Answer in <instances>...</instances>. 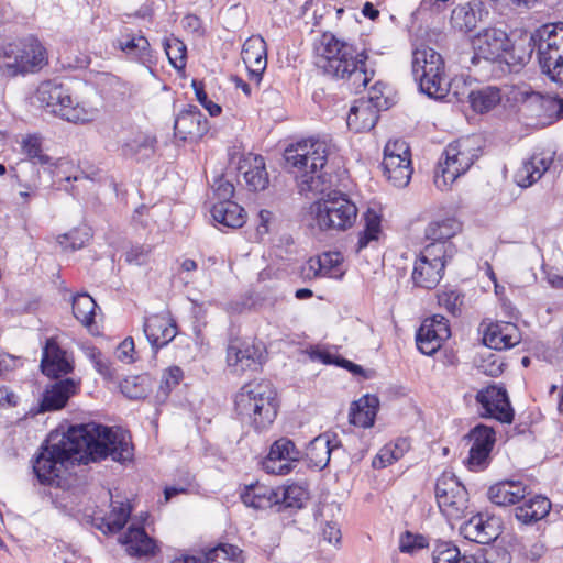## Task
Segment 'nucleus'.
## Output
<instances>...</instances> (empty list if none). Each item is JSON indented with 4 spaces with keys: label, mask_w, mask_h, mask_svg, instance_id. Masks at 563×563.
<instances>
[{
    "label": "nucleus",
    "mask_w": 563,
    "mask_h": 563,
    "mask_svg": "<svg viewBox=\"0 0 563 563\" xmlns=\"http://www.w3.org/2000/svg\"><path fill=\"white\" fill-rule=\"evenodd\" d=\"M184 373L183 369L178 366H172L167 368L159 384V389L157 391V399L164 401L169 393L180 383L183 379Z\"/></svg>",
    "instance_id": "nucleus-50"
},
{
    "label": "nucleus",
    "mask_w": 563,
    "mask_h": 563,
    "mask_svg": "<svg viewBox=\"0 0 563 563\" xmlns=\"http://www.w3.org/2000/svg\"><path fill=\"white\" fill-rule=\"evenodd\" d=\"M460 555L459 548L451 542H439L432 552L433 563H453Z\"/></svg>",
    "instance_id": "nucleus-56"
},
{
    "label": "nucleus",
    "mask_w": 563,
    "mask_h": 563,
    "mask_svg": "<svg viewBox=\"0 0 563 563\" xmlns=\"http://www.w3.org/2000/svg\"><path fill=\"white\" fill-rule=\"evenodd\" d=\"M520 340L519 329L511 322L492 323L483 336L484 344L496 351L514 347Z\"/></svg>",
    "instance_id": "nucleus-23"
},
{
    "label": "nucleus",
    "mask_w": 563,
    "mask_h": 563,
    "mask_svg": "<svg viewBox=\"0 0 563 563\" xmlns=\"http://www.w3.org/2000/svg\"><path fill=\"white\" fill-rule=\"evenodd\" d=\"M340 254L339 253H324L319 256L317 260H310L309 266L310 269L314 271L316 276H329L331 274L332 268L339 264Z\"/></svg>",
    "instance_id": "nucleus-53"
},
{
    "label": "nucleus",
    "mask_w": 563,
    "mask_h": 563,
    "mask_svg": "<svg viewBox=\"0 0 563 563\" xmlns=\"http://www.w3.org/2000/svg\"><path fill=\"white\" fill-rule=\"evenodd\" d=\"M268 380L244 384L234 398V411L240 421L261 432L268 429L277 417L278 400Z\"/></svg>",
    "instance_id": "nucleus-5"
},
{
    "label": "nucleus",
    "mask_w": 563,
    "mask_h": 563,
    "mask_svg": "<svg viewBox=\"0 0 563 563\" xmlns=\"http://www.w3.org/2000/svg\"><path fill=\"white\" fill-rule=\"evenodd\" d=\"M427 547L428 541L422 534H415L410 531H406L399 538V550L402 553L412 554Z\"/></svg>",
    "instance_id": "nucleus-57"
},
{
    "label": "nucleus",
    "mask_w": 563,
    "mask_h": 563,
    "mask_svg": "<svg viewBox=\"0 0 563 563\" xmlns=\"http://www.w3.org/2000/svg\"><path fill=\"white\" fill-rule=\"evenodd\" d=\"M317 53L318 65L323 73L332 78L349 81L356 92L373 79L375 71L367 67L368 57L365 51L358 52L352 43L332 33L325 32L321 35Z\"/></svg>",
    "instance_id": "nucleus-3"
},
{
    "label": "nucleus",
    "mask_w": 563,
    "mask_h": 563,
    "mask_svg": "<svg viewBox=\"0 0 563 563\" xmlns=\"http://www.w3.org/2000/svg\"><path fill=\"white\" fill-rule=\"evenodd\" d=\"M96 308V301L88 294H77L73 298V314L87 328H90L95 322Z\"/></svg>",
    "instance_id": "nucleus-41"
},
{
    "label": "nucleus",
    "mask_w": 563,
    "mask_h": 563,
    "mask_svg": "<svg viewBox=\"0 0 563 563\" xmlns=\"http://www.w3.org/2000/svg\"><path fill=\"white\" fill-rule=\"evenodd\" d=\"M322 538L330 544H338L341 541L342 534L336 522L328 521L322 528Z\"/></svg>",
    "instance_id": "nucleus-63"
},
{
    "label": "nucleus",
    "mask_w": 563,
    "mask_h": 563,
    "mask_svg": "<svg viewBox=\"0 0 563 563\" xmlns=\"http://www.w3.org/2000/svg\"><path fill=\"white\" fill-rule=\"evenodd\" d=\"M133 352H134L133 338H131V336L125 338L118 346V350H117L118 358L125 363H132L133 362Z\"/></svg>",
    "instance_id": "nucleus-64"
},
{
    "label": "nucleus",
    "mask_w": 563,
    "mask_h": 563,
    "mask_svg": "<svg viewBox=\"0 0 563 563\" xmlns=\"http://www.w3.org/2000/svg\"><path fill=\"white\" fill-rule=\"evenodd\" d=\"M553 162L550 154H534L528 161L523 162L515 174V181L522 188L530 187L549 169Z\"/></svg>",
    "instance_id": "nucleus-28"
},
{
    "label": "nucleus",
    "mask_w": 563,
    "mask_h": 563,
    "mask_svg": "<svg viewBox=\"0 0 563 563\" xmlns=\"http://www.w3.org/2000/svg\"><path fill=\"white\" fill-rule=\"evenodd\" d=\"M472 446L470 449L467 465L471 471L485 470L490 461V452L494 448L496 438L493 428L477 424L467 434Z\"/></svg>",
    "instance_id": "nucleus-16"
},
{
    "label": "nucleus",
    "mask_w": 563,
    "mask_h": 563,
    "mask_svg": "<svg viewBox=\"0 0 563 563\" xmlns=\"http://www.w3.org/2000/svg\"><path fill=\"white\" fill-rule=\"evenodd\" d=\"M451 335L449 321L441 314L427 318L416 333L418 350L428 356L437 353Z\"/></svg>",
    "instance_id": "nucleus-14"
},
{
    "label": "nucleus",
    "mask_w": 563,
    "mask_h": 563,
    "mask_svg": "<svg viewBox=\"0 0 563 563\" xmlns=\"http://www.w3.org/2000/svg\"><path fill=\"white\" fill-rule=\"evenodd\" d=\"M91 238L89 229H75L58 236V243L65 249L76 251L81 249Z\"/></svg>",
    "instance_id": "nucleus-51"
},
{
    "label": "nucleus",
    "mask_w": 563,
    "mask_h": 563,
    "mask_svg": "<svg viewBox=\"0 0 563 563\" xmlns=\"http://www.w3.org/2000/svg\"><path fill=\"white\" fill-rule=\"evenodd\" d=\"M145 377H129L121 384L122 393L130 399H141L146 397L147 389L144 387Z\"/></svg>",
    "instance_id": "nucleus-58"
},
{
    "label": "nucleus",
    "mask_w": 563,
    "mask_h": 563,
    "mask_svg": "<svg viewBox=\"0 0 563 563\" xmlns=\"http://www.w3.org/2000/svg\"><path fill=\"white\" fill-rule=\"evenodd\" d=\"M479 157V147L475 146L472 139H461L450 143L440 161L434 175V184L439 189H444L465 174Z\"/></svg>",
    "instance_id": "nucleus-9"
},
{
    "label": "nucleus",
    "mask_w": 563,
    "mask_h": 563,
    "mask_svg": "<svg viewBox=\"0 0 563 563\" xmlns=\"http://www.w3.org/2000/svg\"><path fill=\"white\" fill-rule=\"evenodd\" d=\"M121 540L131 555L147 556L155 553V542L143 527L130 526Z\"/></svg>",
    "instance_id": "nucleus-35"
},
{
    "label": "nucleus",
    "mask_w": 563,
    "mask_h": 563,
    "mask_svg": "<svg viewBox=\"0 0 563 563\" xmlns=\"http://www.w3.org/2000/svg\"><path fill=\"white\" fill-rule=\"evenodd\" d=\"M452 25L461 32L468 33L477 25V15L470 4L455 8L451 16Z\"/></svg>",
    "instance_id": "nucleus-47"
},
{
    "label": "nucleus",
    "mask_w": 563,
    "mask_h": 563,
    "mask_svg": "<svg viewBox=\"0 0 563 563\" xmlns=\"http://www.w3.org/2000/svg\"><path fill=\"white\" fill-rule=\"evenodd\" d=\"M364 229L358 233L356 252L360 253L372 242L378 241L382 233V216L373 208H368L362 217Z\"/></svg>",
    "instance_id": "nucleus-39"
},
{
    "label": "nucleus",
    "mask_w": 563,
    "mask_h": 563,
    "mask_svg": "<svg viewBox=\"0 0 563 563\" xmlns=\"http://www.w3.org/2000/svg\"><path fill=\"white\" fill-rule=\"evenodd\" d=\"M240 498L246 507L254 509H268L278 504L276 488L261 483L244 486Z\"/></svg>",
    "instance_id": "nucleus-29"
},
{
    "label": "nucleus",
    "mask_w": 563,
    "mask_h": 563,
    "mask_svg": "<svg viewBox=\"0 0 563 563\" xmlns=\"http://www.w3.org/2000/svg\"><path fill=\"white\" fill-rule=\"evenodd\" d=\"M464 296L457 290H444L438 296L439 305L456 317L461 313Z\"/></svg>",
    "instance_id": "nucleus-54"
},
{
    "label": "nucleus",
    "mask_w": 563,
    "mask_h": 563,
    "mask_svg": "<svg viewBox=\"0 0 563 563\" xmlns=\"http://www.w3.org/2000/svg\"><path fill=\"white\" fill-rule=\"evenodd\" d=\"M379 406V400L374 395H365L358 400L352 402L349 421L350 423L361 427L369 428L374 424Z\"/></svg>",
    "instance_id": "nucleus-33"
},
{
    "label": "nucleus",
    "mask_w": 563,
    "mask_h": 563,
    "mask_svg": "<svg viewBox=\"0 0 563 563\" xmlns=\"http://www.w3.org/2000/svg\"><path fill=\"white\" fill-rule=\"evenodd\" d=\"M241 56L249 70L250 80L258 86L267 66L266 42L260 35L249 37L243 44Z\"/></svg>",
    "instance_id": "nucleus-20"
},
{
    "label": "nucleus",
    "mask_w": 563,
    "mask_h": 563,
    "mask_svg": "<svg viewBox=\"0 0 563 563\" xmlns=\"http://www.w3.org/2000/svg\"><path fill=\"white\" fill-rule=\"evenodd\" d=\"M395 449L396 448H393L389 444L384 445L373 459L372 466L374 468H385L388 465H391L394 462L400 460V452L395 451Z\"/></svg>",
    "instance_id": "nucleus-61"
},
{
    "label": "nucleus",
    "mask_w": 563,
    "mask_h": 563,
    "mask_svg": "<svg viewBox=\"0 0 563 563\" xmlns=\"http://www.w3.org/2000/svg\"><path fill=\"white\" fill-rule=\"evenodd\" d=\"M527 106L536 107L537 115L544 122L552 123L563 118V98L558 96H543L533 92L527 100Z\"/></svg>",
    "instance_id": "nucleus-36"
},
{
    "label": "nucleus",
    "mask_w": 563,
    "mask_h": 563,
    "mask_svg": "<svg viewBox=\"0 0 563 563\" xmlns=\"http://www.w3.org/2000/svg\"><path fill=\"white\" fill-rule=\"evenodd\" d=\"M156 143L157 140L154 135L139 133L122 145V152L126 157L135 158L139 162L145 161L154 155Z\"/></svg>",
    "instance_id": "nucleus-37"
},
{
    "label": "nucleus",
    "mask_w": 563,
    "mask_h": 563,
    "mask_svg": "<svg viewBox=\"0 0 563 563\" xmlns=\"http://www.w3.org/2000/svg\"><path fill=\"white\" fill-rule=\"evenodd\" d=\"M506 363L498 353L489 352L482 356L478 368L487 376L497 377L504 373Z\"/></svg>",
    "instance_id": "nucleus-52"
},
{
    "label": "nucleus",
    "mask_w": 563,
    "mask_h": 563,
    "mask_svg": "<svg viewBox=\"0 0 563 563\" xmlns=\"http://www.w3.org/2000/svg\"><path fill=\"white\" fill-rule=\"evenodd\" d=\"M435 498L440 511L448 519H461L468 507L466 488L457 477L450 472H444L435 483Z\"/></svg>",
    "instance_id": "nucleus-11"
},
{
    "label": "nucleus",
    "mask_w": 563,
    "mask_h": 563,
    "mask_svg": "<svg viewBox=\"0 0 563 563\" xmlns=\"http://www.w3.org/2000/svg\"><path fill=\"white\" fill-rule=\"evenodd\" d=\"M444 269L445 267L443 263L431 262L419 255L415 262L411 278L416 286L432 289L442 279Z\"/></svg>",
    "instance_id": "nucleus-30"
},
{
    "label": "nucleus",
    "mask_w": 563,
    "mask_h": 563,
    "mask_svg": "<svg viewBox=\"0 0 563 563\" xmlns=\"http://www.w3.org/2000/svg\"><path fill=\"white\" fill-rule=\"evenodd\" d=\"M144 334L156 354L159 349L166 346L177 335V324L166 314H152L144 320Z\"/></svg>",
    "instance_id": "nucleus-19"
},
{
    "label": "nucleus",
    "mask_w": 563,
    "mask_h": 563,
    "mask_svg": "<svg viewBox=\"0 0 563 563\" xmlns=\"http://www.w3.org/2000/svg\"><path fill=\"white\" fill-rule=\"evenodd\" d=\"M242 550L232 544L221 543L205 554L202 563H241Z\"/></svg>",
    "instance_id": "nucleus-43"
},
{
    "label": "nucleus",
    "mask_w": 563,
    "mask_h": 563,
    "mask_svg": "<svg viewBox=\"0 0 563 563\" xmlns=\"http://www.w3.org/2000/svg\"><path fill=\"white\" fill-rule=\"evenodd\" d=\"M528 495V487L518 481L496 483L487 492L488 499L501 507L516 505Z\"/></svg>",
    "instance_id": "nucleus-27"
},
{
    "label": "nucleus",
    "mask_w": 563,
    "mask_h": 563,
    "mask_svg": "<svg viewBox=\"0 0 563 563\" xmlns=\"http://www.w3.org/2000/svg\"><path fill=\"white\" fill-rule=\"evenodd\" d=\"M382 166L384 175L393 186L406 187L413 172L408 144L400 140L388 142L384 148Z\"/></svg>",
    "instance_id": "nucleus-12"
},
{
    "label": "nucleus",
    "mask_w": 563,
    "mask_h": 563,
    "mask_svg": "<svg viewBox=\"0 0 563 563\" xmlns=\"http://www.w3.org/2000/svg\"><path fill=\"white\" fill-rule=\"evenodd\" d=\"M411 71L421 93L435 100H442L449 93L444 60L433 48L413 51Z\"/></svg>",
    "instance_id": "nucleus-7"
},
{
    "label": "nucleus",
    "mask_w": 563,
    "mask_h": 563,
    "mask_svg": "<svg viewBox=\"0 0 563 563\" xmlns=\"http://www.w3.org/2000/svg\"><path fill=\"white\" fill-rule=\"evenodd\" d=\"M501 98V90L496 86H485L468 95L472 109L478 113L489 112L500 103Z\"/></svg>",
    "instance_id": "nucleus-38"
},
{
    "label": "nucleus",
    "mask_w": 563,
    "mask_h": 563,
    "mask_svg": "<svg viewBox=\"0 0 563 563\" xmlns=\"http://www.w3.org/2000/svg\"><path fill=\"white\" fill-rule=\"evenodd\" d=\"M164 51L170 65L176 69H181L186 66V45L180 40L165 38L163 42Z\"/></svg>",
    "instance_id": "nucleus-48"
},
{
    "label": "nucleus",
    "mask_w": 563,
    "mask_h": 563,
    "mask_svg": "<svg viewBox=\"0 0 563 563\" xmlns=\"http://www.w3.org/2000/svg\"><path fill=\"white\" fill-rule=\"evenodd\" d=\"M230 366H239L241 371H257L266 360L262 343H250L239 339L231 340L227 350Z\"/></svg>",
    "instance_id": "nucleus-18"
},
{
    "label": "nucleus",
    "mask_w": 563,
    "mask_h": 563,
    "mask_svg": "<svg viewBox=\"0 0 563 563\" xmlns=\"http://www.w3.org/2000/svg\"><path fill=\"white\" fill-rule=\"evenodd\" d=\"M385 85L382 82H376L373 85L368 91V96L366 98H360L363 101H371L374 108L379 110L388 109V99L384 97L383 89Z\"/></svg>",
    "instance_id": "nucleus-62"
},
{
    "label": "nucleus",
    "mask_w": 563,
    "mask_h": 563,
    "mask_svg": "<svg viewBox=\"0 0 563 563\" xmlns=\"http://www.w3.org/2000/svg\"><path fill=\"white\" fill-rule=\"evenodd\" d=\"M191 86L195 90L196 98L198 102L209 112L211 117H217L221 113L222 109L219 104L209 100L207 92L205 91V86L201 81L196 79L192 80Z\"/></svg>",
    "instance_id": "nucleus-59"
},
{
    "label": "nucleus",
    "mask_w": 563,
    "mask_h": 563,
    "mask_svg": "<svg viewBox=\"0 0 563 563\" xmlns=\"http://www.w3.org/2000/svg\"><path fill=\"white\" fill-rule=\"evenodd\" d=\"M244 180L252 191L264 190L268 186V173L261 155H252L240 165Z\"/></svg>",
    "instance_id": "nucleus-32"
},
{
    "label": "nucleus",
    "mask_w": 563,
    "mask_h": 563,
    "mask_svg": "<svg viewBox=\"0 0 563 563\" xmlns=\"http://www.w3.org/2000/svg\"><path fill=\"white\" fill-rule=\"evenodd\" d=\"M77 384L71 378L60 379L45 389L40 402V412L55 411L64 408L69 398L76 394Z\"/></svg>",
    "instance_id": "nucleus-24"
},
{
    "label": "nucleus",
    "mask_w": 563,
    "mask_h": 563,
    "mask_svg": "<svg viewBox=\"0 0 563 563\" xmlns=\"http://www.w3.org/2000/svg\"><path fill=\"white\" fill-rule=\"evenodd\" d=\"M111 457L115 462L133 457L129 432L95 422L70 426L65 433H51L33 462V472L43 485H59L69 464H87Z\"/></svg>",
    "instance_id": "nucleus-2"
},
{
    "label": "nucleus",
    "mask_w": 563,
    "mask_h": 563,
    "mask_svg": "<svg viewBox=\"0 0 563 563\" xmlns=\"http://www.w3.org/2000/svg\"><path fill=\"white\" fill-rule=\"evenodd\" d=\"M472 46L473 65L483 59L497 65L503 74L518 73L531 58V49L523 43V36L512 42L506 31L497 27L483 29L473 37Z\"/></svg>",
    "instance_id": "nucleus-4"
},
{
    "label": "nucleus",
    "mask_w": 563,
    "mask_h": 563,
    "mask_svg": "<svg viewBox=\"0 0 563 563\" xmlns=\"http://www.w3.org/2000/svg\"><path fill=\"white\" fill-rule=\"evenodd\" d=\"M380 111L371 101L357 99L349 111L346 124L355 133L371 131L376 125Z\"/></svg>",
    "instance_id": "nucleus-26"
},
{
    "label": "nucleus",
    "mask_w": 563,
    "mask_h": 563,
    "mask_svg": "<svg viewBox=\"0 0 563 563\" xmlns=\"http://www.w3.org/2000/svg\"><path fill=\"white\" fill-rule=\"evenodd\" d=\"M301 452L295 443L287 438L276 440L269 449L268 455L264 459L263 468L275 475H287L300 460Z\"/></svg>",
    "instance_id": "nucleus-15"
},
{
    "label": "nucleus",
    "mask_w": 563,
    "mask_h": 563,
    "mask_svg": "<svg viewBox=\"0 0 563 563\" xmlns=\"http://www.w3.org/2000/svg\"><path fill=\"white\" fill-rule=\"evenodd\" d=\"M340 446L335 433L325 432L316 437L307 446L306 456L309 465L318 470L328 466L333 450Z\"/></svg>",
    "instance_id": "nucleus-25"
},
{
    "label": "nucleus",
    "mask_w": 563,
    "mask_h": 563,
    "mask_svg": "<svg viewBox=\"0 0 563 563\" xmlns=\"http://www.w3.org/2000/svg\"><path fill=\"white\" fill-rule=\"evenodd\" d=\"M481 406V416L493 418L503 423H511L514 420V409L510 405L506 389L488 386L481 389L475 397Z\"/></svg>",
    "instance_id": "nucleus-13"
},
{
    "label": "nucleus",
    "mask_w": 563,
    "mask_h": 563,
    "mask_svg": "<svg viewBox=\"0 0 563 563\" xmlns=\"http://www.w3.org/2000/svg\"><path fill=\"white\" fill-rule=\"evenodd\" d=\"M462 230V224L454 218L432 221L426 229V238L430 241H450Z\"/></svg>",
    "instance_id": "nucleus-40"
},
{
    "label": "nucleus",
    "mask_w": 563,
    "mask_h": 563,
    "mask_svg": "<svg viewBox=\"0 0 563 563\" xmlns=\"http://www.w3.org/2000/svg\"><path fill=\"white\" fill-rule=\"evenodd\" d=\"M41 368L44 375L57 378L69 374L74 367L57 342L54 339H47L43 349Z\"/></svg>",
    "instance_id": "nucleus-22"
},
{
    "label": "nucleus",
    "mask_w": 563,
    "mask_h": 563,
    "mask_svg": "<svg viewBox=\"0 0 563 563\" xmlns=\"http://www.w3.org/2000/svg\"><path fill=\"white\" fill-rule=\"evenodd\" d=\"M456 254V247L451 241H430L420 252V256L431 262L443 263L444 266Z\"/></svg>",
    "instance_id": "nucleus-42"
},
{
    "label": "nucleus",
    "mask_w": 563,
    "mask_h": 563,
    "mask_svg": "<svg viewBox=\"0 0 563 563\" xmlns=\"http://www.w3.org/2000/svg\"><path fill=\"white\" fill-rule=\"evenodd\" d=\"M461 530L466 539L485 544L484 540L481 538L484 537L485 530L484 516L482 514L473 516L462 526Z\"/></svg>",
    "instance_id": "nucleus-55"
},
{
    "label": "nucleus",
    "mask_w": 563,
    "mask_h": 563,
    "mask_svg": "<svg viewBox=\"0 0 563 563\" xmlns=\"http://www.w3.org/2000/svg\"><path fill=\"white\" fill-rule=\"evenodd\" d=\"M113 47L124 53L129 60L136 62L151 68L156 63L154 51L151 48L148 40L142 32L125 30L113 42Z\"/></svg>",
    "instance_id": "nucleus-17"
},
{
    "label": "nucleus",
    "mask_w": 563,
    "mask_h": 563,
    "mask_svg": "<svg viewBox=\"0 0 563 563\" xmlns=\"http://www.w3.org/2000/svg\"><path fill=\"white\" fill-rule=\"evenodd\" d=\"M151 253H152L151 245H146V244L132 245L125 252V261L129 264H134V265L141 266L148 262Z\"/></svg>",
    "instance_id": "nucleus-60"
},
{
    "label": "nucleus",
    "mask_w": 563,
    "mask_h": 563,
    "mask_svg": "<svg viewBox=\"0 0 563 563\" xmlns=\"http://www.w3.org/2000/svg\"><path fill=\"white\" fill-rule=\"evenodd\" d=\"M36 99L51 113L71 123L90 121L89 113L84 107L75 103L69 88L56 79L45 80L36 90Z\"/></svg>",
    "instance_id": "nucleus-10"
},
{
    "label": "nucleus",
    "mask_w": 563,
    "mask_h": 563,
    "mask_svg": "<svg viewBox=\"0 0 563 563\" xmlns=\"http://www.w3.org/2000/svg\"><path fill=\"white\" fill-rule=\"evenodd\" d=\"M521 505L515 508V517L525 525L534 523L543 519L551 510V501L541 495L527 496L521 499Z\"/></svg>",
    "instance_id": "nucleus-31"
},
{
    "label": "nucleus",
    "mask_w": 563,
    "mask_h": 563,
    "mask_svg": "<svg viewBox=\"0 0 563 563\" xmlns=\"http://www.w3.org/2000/svg\"><path fill=\"white\" fill-rule=\"evenodd\" d=\"M511 555L505 547L488 544L473 556L474 563H510Z\"/></svg>",
    "instance_id": "nucleus-46"
},
{
    "label": "nucleus",
    "mask_w": 563,
    "mask_h": 563,
    "mask_svg": "<svg viewBox=\"0 0 563 563\" xmlns=\"http://www.w3.org/2000/svg\"><path fill=\"white\" fill-rule=\"evenodd\" d=\"M213 220L223 228L238 229L245 223V210L232 200L219 201L211 208Z\"/></svg>",
    "instance_id": "nucleus-34"
},
{
    "label": "nucleus",
    "mask_w": 563,
    "mask_h": 563,
    "mask_svg": "<svg viewBox=\"0 0 563 563\" xmlns=\"http://www.w3.org/2000/svg\"><path fill=\"white\" fill-rule=\"evenodd\" d=\"M22 150L33 164L46 165L51 162V157L43 154L42 141L38 135H27L22 141Z\"/></svg>",
    "instance_id": "nucleus-49"
},
{
    "label": "nucleus",
    "mask_w": 563,
    "mask_h": 563,
    "mask_svg": "<svg viewBox=\"0 0 563 563\" xmlns=\"http://www.w3.org/2000/svg\"><path fill=\"white\" fill-rule=\"evenodd\" d=\"M111 511L106 518V526L109 532L117 533L126 525L130 515L131 507L129 503L123 501H111Z\"/></svg>",
    "instance_id": "nucleus-45"
},
{
    "label": "nucleus",
    "mask_w": 563,
    "mask_h": 563,
    "mask_svg": "<svg viewBox=\"0 0 563 563\" xmlns=\"http://www.w3.org/2000/svg\"><path fill=\"white\" fill-rule=\"evenodd\" d=\"M531 54L536 51L542 73L563 86V23L544 24L523 36Z\"/></svg>",
    "instance_id": "nucleus-6"
},
{
    "label": "nucleus",
    "mask_w": 563,
    "mask_h": 563,
    "mask_svg": "<svg viewBox=\"0 0 563 563\" xmlns=\"http://www.w3.org/2000/svg\"><path fill=\"white\" fill-rule=\"evenodd\" d=\"M0 57L3 58L1 68L10 77L36 73L47 64L45 47L33 36L3 45Z\"/></svg>",
    "instance_id": "nucleus-8"
},
{
    "label": "nucleus",
    "mask_w": 563,
    "mask_h": 563,
    "mask_svg": "<svg viewBox=\"0 0 563 563\" xmlns=\"http://www.w3.org/2000/svg\"><path fill=\"white\" fill-rule=\"evenodd\" d=\"M276 495H278V511L285 508H302L306 498L305 490L296 485L287 487H277Z\"/></svg>",
    "instance_id": "nucleus-44"
},
{
    "label": "nucleus",
    "mask_w": 563,
    "mask_h": 563,
    "mask_svg": "<svg viewBox=\"0 0 563 563\" xmlns=\"http://www.w3.org/2000/svg\"><path fill=\"white\" fill-rule=\"evenodd\" d=\"M285 168L295 174L299 192L306 197H321L310 207L317 225L322 231H345L356 221L358 209L349 195L333 189L339 181L341 158L327 141L309 139L289 145L284 153Z\"/></svg>",
    "instance_id": "nucleus-1"
},
{
    "label": "nucleus",
    "mask_w": 563,
    "mask_h": 563,
    "mask_svg": "<svg viewBox=\"0 0 563 563\" xmlns=\"http://www.w3.org/2000/svg\"><path fill=\"white\" fill-rule=\"evenodd\" d=\"M175 135L180 140L200 139L209 130L208 120L196 106H188L175 119Z\"/></svg>",
    "instance_id": "nucleus-21"
}]
</instances>
